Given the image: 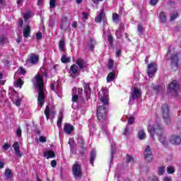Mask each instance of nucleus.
<instances>
[{
  "instance_id": "1",
  "label": "nucleus",
  "mask_w": 181,
  "mask_h": 181,
  "mask_svg": "<svg viewBox=\"0 0 181 181\" xmlns=\"http://www.w3.org/2000/svg\"><path fill=\"white\" fill-rule=\"evenodd\" d=\"M148 131L153 141H155V135L159 136V141L164 146H168V141L166 137L163 136V127L159 123H154L153 126L148 127Z\"/></svg>"
},
{
  "instance_id": "2",
  "label": "nucleus",
  "mask_w": 181,
  "mask_h": 181,
  "mask_svg": "<svg viewBox=\"0 0 181 181\" xmlns=\"http://www.w3.org/2000/svg\"><path fill=\"white\" fill-rule=\"evenodd\" d=\"M37 87H38V96H37V103L42 108L45 104V82L43 81V77L42 76L37 74L34 77Z\"/></svg>"
},
{
  "instance_id": "3",
  "label": "nucleus",
  "mask_w": 181,
  "mask_h": 181,
  "mask_svg": "<svg viewBox=\"0 0 181 181\" xmlns=\"http://www.w3.org/2000/svg\"><path fill=\"white\" fill-rule=\"evenodd\" d=\"M166 56H170L171 68L174 71L176 70L179 67V53H172V49H170V47H169Z\"/></svg>"
},
{
  "instance_id": "4",
  "label": "nucleus",
  "mask_w": 181,
  "mask_h": 181,
  "mask_svg": "<svg viewBox=\"0 0 181 181\" xmlns=\"http://www.w3.org/2000/svg\"><path fill=\"white\" fill-rule=\"evenodd\" d=\"M161 114L165 124L170 125L172 124V118H170V109L168 105L164 104L161 106Z\"/></svg>"
},
{
  "instance_id": "5",
  "label": "nucleus",
  "mask_w": 181,
  "mask_h": 181,
  "mask_svg": "<svg viewBox=\"0 0 181 181\" xmlns=\"http://www.w3.org/2000/svg\"><path fill=\"white\" fill-rule=\"evenodd\" d=\"M96 111V117L98 121L105 122V121L108 119V116L107 115V107L105 105L98 107Z\"/></svg>"
},
{
  "instance_id": "6",
  "label": "nucleus",
  "mask_w": 181,
  "mask_h": 181,
  "mask_svg": "<svg viewBox=\"0 0 181 181\" xmlns=\"http://www.w3.org/2000/svg\"><path fill=\"white\" fill-rule=\"evenodd\" d=\"M72 175H74V177H76V179H81L83 177L81 165L77 162L72 166Z\"/></svg>"
},
{
  "instance_id": "7",
  "label": "nucleus",
  "mask_w": 181,
  "mask_h": 181,
  "mask_svg": "<svg viewBox=\"0 0 181 181\" xmlns=\"http://www.w3.org/2000/svg\"><path fill=\"white\" fill-rule=\"evenodd\" d=\"M144 158L146 163H149L153 160V154L152 153V148L149 145L146 146L144 151Z\"/></svg>"
},
{
  "instance_id": "8",
  "label": "nucleus",
  "mask_w": 181,
  "mask_h": 181,
  "mask_svg": "<svg viewBox=\"0 0 181 181\" xmlns=\"http://www.w3.org/2000/svg\"><path fill=\"white\" fill-rule=\"evenodd\" d=\"M170 93H174L175 96L177 95V90H179V82L177 80H173L168 85Z\"/></svg>"
},
{
  "instance_id": "9",
  "label": "nucleus",
  "mask_w": 181,
  "mask_h": 181,
  "mask_svg": "<svg viewBox=\"0 0 181 181\" xmlns=\"http://www.w3.org/2000/svg\"><path fill=\"white\" fill-rule=\"evenodd\" d=\"M158 71V65L155 63H151L148 65L147 74L148 77H153V74Z\"/></svg>"
},
{
  "instance_id": "10",
  "label": "nucleus",
  "mask_w": 181,
  "mask_h": 181,
  "mask_svg": "<svg viewBox=\"0 0 181 181\" xmlns=\"http://www.w3.org/2000/svg\"><path fill=\"white\" fill-rule=\"evenodd\" d=\"M25 62L26 64H37L39 62V57L36 54H30Z\"/></svg>"
},
{
  "instance_id": "11",
  "label": "nucleus",
  "mask_w": 181,
  "mask_h": 181,
  "mask_svg": "<svg viewBox=\"0 0 181 181\" xmlns=\"http://www.w3.org/2000/svg\"><path fill=\"white\" fill-rule=\"evenodd\" d=\"M100 103H103L105 107H110V95L108 93H104L100 97Z\"/></svg>"
},
{
  "instance_id": "12",
  "label": "nucleus",
  "mask_w": 181,
  "mask_h": 181,
  "mask_svg": "<svg viewBox=\"0 0 181 181\" xmlns=\"http://www.w3.org/2000/svg\"><path fill=\"white\" fill-rule=\"evenodd\" d=\"M13 148H14L15 153L16 156H18V158H22V152H21V146H19V143L14 142L13 144Z\"/></svg>"
},
{
  "instance_id": "13",
  "label": "nucleus",
  "mask_w": 181,
  "mask_h": 181,
  "mask_svg": "<svg viewBox=\"0 0 181 181\" xmlns=\"http://www.w3.org/2000/svg\"><path fill=\"white\" fill-rule=\"evenodd\" d=\"M72 131H74V127L69 123H65L64 126V132H65V134H67V135H70Z\"/></svg>"
},
{
  "instance_id": "14",
  "label": "nucleus",
  "mask_w": 181,
  "mask_h": 181,
  "mask_svg": "<svg viewBox=\"0 0 181 181\" xmlns=\"http://www.w3.org/2000/svg\"><path fill=\"white\" fill-rule=\"evenodd\" d=\"M76 64H77V66H78V67H79V69H81V70H84V69H86L87 67V64H86V62L84 61V59H83L81 58H78L76 61Z\"/></svg>"
},
{
  "instance_id": "15",
  "label": "nucleus",
  "mask_w": 181,
  "mask_h": 181,
  "mask_svg": "<svg viewBox=\"0 0 181 181\" xmlns=\"http://www.w3.org/2000/svg\"><path fill=\"white\" fill-rule=\"evenodd\" d=\"M130 95L134 96V98H139L142 97V90L136 87H134L133 93H132Z\"/></svg>"
},
{
  "instance_id": "16",
  "label": "nucleus",
  "mask_w": 181,
  "mask_h": 181,
  "mask_svg": "<svg viewBox=\"0 0 181 181\" xmlns=\"http://www.w3.org/2000/svg\"><path fill=\"white\" fill-rule=\"evenodd\" d=\"M170 141L173 145H180L181 142V139L179 136L173 135L171 136Z\"/></svg>"
},
{
  "instance_id": "17",
  "label": "nucleus",
  "mask_w": 181,
  "mask_h": 181,
  "mask_svg": "<svg viewBox=\"0 0 181 181\" xmlns=\"http://www.w3.org/2000/svg\"><path fill=\"white\" fill-rule=\"evenodd\" d=\"M69 71L73 74H71V77L73 78H76V74L78 73V66H77L76 64H72L69 68Z\"/></svg>"
},
{
  "instance_id": "18",
  "label": "nucleus",
  "mask_w": 181,
  "mask_h": 181,
  "mask_svg": "<svg viewBox=\"0 0 181 181\" xmlns=\"http://www.w3.org/2000/svg\"><path fill=\"white\" fill-rule=\"evenodd\" d=\"M104 18H105V13H104V10H101L100 13L95 18V22L96 23H101Z\"/></svg>"
},
{
  "instance_id": "19",
  "label": "nucleus",
  "mask_w": 181,
  "mask_h": 181,
  "mask_svg": "<svg viewBox=\"0 0 181 181\" xmlns=\"http://www.w3.org/2000/svg\"><path fill=\"white\" fill-rule=\"evenodd\" d=\"M97 157V151L95 150L92 149L90 153V164L91 166H94V160H95V158Z\"/></svg>"
},
{
  "instance_id": "20",
  "label": "nucleus",
  "mask_w": 181,
  "mask_h": 181,
  "mask_svg": "<svg viewBox=\"0 0 181 181\" xmlns=\"http://www.w3.org/2000/svg\"><path fill=\"white\" fill-rule=\"evenodd\" d=\"M44 156L45 158H47V159H52L56 158V153L53 150H49L44 153Z\"/></svg>"
},
{
  "instance_id": "21",
  "label": "nucleus",
  "mask_w": 181,
  "mask_h": 181,
  "mask_svg": "<svg viewBox=\"0 0 181 181\" xmlns=\"http://www.w3.org/2000/svg\"><path fill=\"white\" fill-rule=\"evenodd\" d=\"M83 87L86 95H88L91 93V88L90 87V83L83 82Z\"/></svg>"
},
{
  "instance_id": "22",
  "label": "nucleus",
  "mask_w": 181,
  "mask_h": 181,
  "mask_svg": "<svg viewBox=\"0 0 181 181\" xmlns=\"http://www.w3.org/2000/svg\"><path fill=\"white\" fill-rule=\"evenodd\" d=\"M31 32H32V28H30V25H27L23 33V37H25V39H28V37H29V36L30 35Z\"/></svg>"
},
{
  "instance_id": "23",
  "label": "nucleus",
  "mask_w": 181,
  "mask_h": 181,
  "mask_svg": "<svg viewBox=\"0 0 181 181\" xmlns=\"http://www.w3.org/2000/svg\"><path fill=\"white\" fill-rule=\"evenodd\" d=\"M107 83H111L115 80V71L110 72L106 78Z\"/></svg>"
},
{
  "instance_id": "24",
  "label": "nucleus",
  "mask_w": 181,
  "mask_h": 181,
  "mask_svg": "<svg viewBox=\"0 0 181 181\" xmlns=\"http://www.w3.org/2000/svg\"><path fill=\"white\" fill-rule=\"evenodd\" d=\"M96 45H97V41L93 38H90L89 50H90V52H94V47Z\"/></svg>"
},
{
  "instance_id": "25",
  "label": "nucleus",
  "mask_w": 181,
  "mask_h": 181,
  "mask_svg": "<svg viewBox=\"0 0 181 181\" xmlns=\"http://www.w3.org/2000/svg\"><path fill=\"white\" fill-rule=\"evenodd\" d=\"M59 115V117L57 119V125L58 128H62V123L63 122V112L60 111Z\"/></svg>"
},
{
  "instance_id": "26",
  "label": "nucleus",
  "mask_w": 181,
  "mask_h": 181,
  "mask_svg": "<svg viewBox=\"0 0 181 181\" xmlns=\"http://www.w3.org/2000/svg\"><path fill=\"white\" fill-rule=\"evenodd\" d=\"M4 175L6 179H12L13 177V173H12V170L9 168L5 170Z\"/></svg>"
},
{
  "instance_id": "27",
  "label": "nucleus",
  "mask_w": 181,
  "mask_h": 181,
  "mask_svg": "<svg viewBox=\"0 0 181 181\" xmlns=\"http://www.w3.org/2000/svg\"><path fill=\"white\" fill-rule=\"evenodd\" d=\"M138 138L141 141H142V140L145 139V138H146V134L145 133V131H144V129H141L139 131Z\"/></svg>"
},
{
  "instance_id": "28",
  "label": "nucleus",
  "mask_w": 181,
  "mask_h": 181,
  "mask_svg": "<svg viewBox=\"0 0 181 181\" xmlns=\"http://www.w3.org/2000/svg\"><path fill=\"white\" fill-rule=\"evenodd\" d=\"M159 21L160 23H166V15H165L164 12H160L159 14Z\"/></svg>"
},
{
  "instance_id": "29",
  "label": "nucleus",
  "mask_w": 181,
  "mask_h": 181,
  "mask_svg": "<svg viewBox=\"0 0 181 181\" xmlns=\"http://www.w3.org/2000/svg\"><path fill=\"white\" fill-rule=\"evenodd\" d=\"M144 26H142L141 24H139L137 25V33H138V35H139V36H142V35H144Z\"/></svg>"
},
{
  "instance_id": "30",
  "label": "nucleus",
  "mask_w": 181,
  "mask_h": 181,
  "mask_svg": "<svg viewBox=\"0 0 181 181\" xmlns=\"http://www.w3.org/2000/svg\"><path fill=\"white\" fill-rule=\"evenodd\" d=\"M64 46H66V42H64V40H61L59 42V49L61 50V52H64Z\"/></svg>"
},
{
  "instance_id": "31",
  "label": "nucleus",
  "mask_w": 181,
  "mask_h": 181,
  "mask_svg": "<svg viewBox=\"0 0 181 181\" xmlns=\"http://www.w3.org/2000/svg\"><path fill=\"white\" fill-rule=\"evenodd\" d=\"M70 57H67L66 54H63L61 57V62L64 64L70 63Z\"/></svg>"
},
{
  "instance_id": "32",
  "label": "nucleus",
  "mask_w": 181,
  "mask_h": 181,
  "mask_svg": "<svg viewBox=\"0 0 181 181\" xmlns=\"http://www.w3.org/2000/svg\"><path fill=\"white\" fill-rule=\"evenodd\" d=\"M107 67L108 70H111V69H112V67H114V59H108Z\"/></svg>"
},
{
  "instance_id": "33",
  "label": "nucleus",
  "mask_w": 181,
  "mask_h": 181,
  "mask_svg": "<svg viewBox=\"0 0 181 181\" xmlns=\"http://www.w3.org/2000/svg\"><path fill=\"white\" fill-rule=\"evenodd\" d=\"M15 87H20V88H22V86H23V81L21 79V78H18L17 81L15 83Z\"/></svg>"
},
{
  "instance_id": "34",
  "label": "nucleus",
  "mask_w": 181,
  "mask_h": 181,
  "mask_svg": "<svg viewBox=\"0 0 181 181\" xmlns=\"http://www.w3.org/2000/svg\"><path fill=\"white\" fill-rule=\"evenodd\" d=\"M107 41L109 42L110 46H114V37L112 35L110 34L107 35Z\"/></svg>"
},
{
  "instance_id": "35",
  "label": "nucleus",
  "mask_w": 181,
  "mask_h": 181,
  "mask_svg": "<svg viewBox=\"0 0 181 181\" xmlns=\"http://www.w3.org/2000/svg\"><path fill=\"white\" fill-rule=\"evenodd\" d=\"M44 112L46 117V119H49V116L50 115V107L49 106H46Z\"/></svg>"
},
{
  "instance_id": "36",
  "label": "nucleus",
  "mask_w": 181,
  "mask_h": 181,
  "mask_svg": "<svg viewBox=\"0 0 181 181\" xmlns=\"http://www.w3.org/2000/svg\"><path fill=\"white\" fill-rule=\"evenodd\" d=\"M68 18L66 16L62 17L61 21L62 23L60 25L61 29H64V23H67Z\"/></svg>"
},
{
  "instance_id": "37",
  "label": "nucleus",
  "mask_w": 181,
  "mask_h": 181,
  "mask_svg": "<svg viewBox=\"0 0 181 181\" xmlns=\"http://www.w3.org/2000/svg\"><path fill=\"white\" fill-rule=\"evenodd\" d=\"M112 21L113 22H119V15L117 13H113Z\"/></svg>"
},
{
  "instance_id": "38",
  "label": "nucleus",
  "mask_w": 181,
  "mask_h": 181,
  "mask_svg": "<svg viewBox=\"0 0 181 181\" xmlns=\"http://www.w3.org/2000/svg\"><path fill=\"white\" fill-rule=\"evenodd\" d=\"M163 173H165V167L161 166V167L158 168V175L159 176H162V175H163Z\"/></svg>"
},
{
  "instance_id": "39",
  "label": "nucleus",
  "mask_w": 181,
  "mask_h": 181,
  "mask_svg": "<svg viewBox=\"0 0 181 181\" xmlns=\"http://www.w3.org/2000/svg\"><path fill=\"white\" fill-rule=\"evenodd\" d=\"M167 172L169 175H173L175 173V168L172 166H169L167 168Z\"/></svg>"
},
{
  "instance_id": "40",
  "label": "nucleus",
  "mask_w": 181,
  "mask_h": 181,
  "mask_svg": "<svg viewBox=\"0 0 181 181\" xmlns=\"http://www.w3.org/2000/svg\"><path fill=\"white\" fill-rule=\"evenodd\" d=\"M49 8L50 9L56 8V0H49Z\"/></svg>"
},
{
  "instance_id": "41",
  "label": "nucleus",
  "mask_w": 181,
  "mask_h": 181,
  "mask_svg": "<svg viewBox=\"0 0 181 181\" xmlns=\"http://www.w3.org/2000/svg\"><path fill=\"white\" fill-rule=\"evenodd\" d=\"M135 103V98L130 95L129 100V105H134Z\"/></svg>"
},
{
  "instance_id": "42",
  "label": "nucleus",
  "mask_w": 181,
  "mask_h": 181,
  "mask_svg": "<svg viewBox=\"0 0 181 181\" xmlns=\"http://www.w3.org/2000/svg\"><path fill=\"white\" fill-rule=\"evenodd\" d=\"M179 16V14L177 13V12H175L173 13L170 18V21H175V19H177V18Z\"/></svg>"
},
{
  "instance_id": "43",
  "label": "nucleus",
  "mask_w": 181,
  "mask_h": 181,
  "mask_svg": "<svg viewBox=\"0 0 181 181\" xmlns=\"http://www.w3.org/2000/svg\"><path fill=\"white\" fill-rule=\"evenodd\" d=\"M148 181H159V177L152 175L148 178Z\"/></svg>"
},
{
  "instance_id": "44",
  "label": "nucleus",
  "mask_w": 181,
  "mask_h": 181,
  "mask_svg": "<svg viewBox=\"0 0 181 181\" xmlns=\"http://www.w3.org/2000/svg\"><path fill=\"white\" fill-rule=\"evenodd\" d=\"M134 122H135V117L134 116L129 117V119H128L129 125H132V124H134Z\"/></svg>"
},
{
  "instance_id": "45",
  "label": "nucleus",
  "mask_w": 181,
  "mask_h": 181,
  "mask_svg": "<svg viewBox=\"0 0 181 181\" xmlns=\"http://www.w3.org/2000/svg\"><path fill=\"white\" fill-rule=\"evenodd\" d=\"M78 100V95L72 94V103H77Z\"/></svg>"
},
{
  "instance_id": "46",
  "label": "nucleus",
  "mask_w": 181,
  "mask_h": 181,
  "mask_svg": "<svg viewBox=\"0 0 181 181\" xmlns=\"http://www.w3.org/2000/svg\"><path fill=\"white\" fill-rule=\"evenodd\" d=\"M126 159H127V162L128 163H129V162H132L134 160V158L129 154H127Z\"/></svg>"
},
{
  "instance_id": "47",
  "label": "nucleus",
  "mask_w": 181,
  "mask_h": 181,
  "mask_svg": "<svg viewBox=\"0 0 181 181\" xmlns=\"http://www.w3.org/2000/svg\"><path fill=\"white\" fill-rule=\"evenodd\" d=\"M16 134L18 138H21V136H22V129H21V127H18L17 128Z\"/></svg>"
},
{
  "instance_id": "48",
  "label": "nucleus",
  "mask_w": 181,
  "mask_h": 181,
  "mask_svg": "<svg viewBox=\"0 0 181 181\" xmlns=\"http://www.w3.org/2000/svg\"><path fill=\"white\" fill-rule=\"evenodd\" d=\"M19 70V73L21 76H25V74H26V69H23V67L20 66Z\"/></svg>"
},
{
  "instance_id": "49",
  "label": "nucleus",
  "mask_w": 181,
  "mask_h": 181,
  "mask_svg": "<svg viewBox=\"0 0 181 181\" xmlns=\"http://www.w3.org/2000/svg\"><path fill=\"white\" fill-rule=\"evenodd\" d=\"M5 40H6V36L3 34L0 36V43H5Z\"/></svg>"
},
{
  "instance_id": "50",
  "label": "nucleus",
  "mask_w": 181,
  "mask_h": 181,
  "mask_svg": "<svg viewBox=\"0 0 181 181\" xmlns=\"http://www.w3.org/2000/svg\"><path fill=\"white\" fill-rule=\"evenodd\" d=\"M23 18H24L25 21H28V19L30 18V13H24Z\"/></svg>"
},
{
  "instance_id": "51",
  "label": "nucleus",
  "mask_w": 181,
  "mask_h": 181,
  "mask_svg": "<svg viewBox=\"0 0 181 181\" xmlns=\"http://www.w3.org/2000/svg\"><path fill=\"white\" fill-rule=\"evenodd\" d=\"M18 25L19 28H23V20L22 18H20L18 22Z\"/></svg>"
},
{
  "instance_id": "52",
  "label": "nucleus",
  "mask_w": 181,
  "mask_h": 181,
  "mask_svg": "<svg viewBox=\"0 0 181 181\" xmlns=\"http://www.w3.org/2000/svg\"><path fill=\"white\" fill-rule=\"evenodd\" d=\"M122 54V51L121 49H117L115 52V56L116 57H119Z\"/></svg>"
},
{
  "instance_id": "53",
  "label": "nucleus",
  "mask_w": 181,
  "mask_h": 181,
  "mask_svg": "<svg viewBox=\"0 0 181 181\" xmlns=\"http://www.w3.org/2000/svg\"><path fill=\"white\" fill-rule=\"evenodd\" d=\"M39 139H40V142H42V144H45V142H46V141H47L46 137H45L43 136H40Z\"/></svg>"
},
{
  "instance_id": "54",
  "label": "nucleus",
  "mask_w": 181,
  "mask_h": 181,
  "mask_svg": "<svg viewBox=\"0 0 181 181\" xmlns=\"http://www.w3.org/2000/svg\"><path fill=\"white\" fill-rule=\"evenodd\" d=\"M158 2H159V0H151L150 4H151L152 6H156V4H158Z\"/></svg>"
},
{
  "instance_id": "55",
  "label": "nucleus",
  "mask_w": 181,
  "mask_h": 181,
  "mask_svg": "<svg viewBox=\"0 0 181 181\" xmlns=\"http://www.w3.org/2000/svg\"><path fill=\"white\" fill-rule=\"evenodd\" d=\"M82 16L85 21H87L88 19V13L83 12L82 13Z\"/></svg>"
},
{
  "instance_id": "56",
  "label": "nucleus",
  "mask_w": 181,
  "mask_h": 181,
  "mask_svg": "<svg viewBox=\"0 0 181 181\" xmlns=\"http://www.w3.org/2000/svg\"><path fill=\"white\" fill-rule=\"evenodd\" d=\"M57 165V161H56L55 160H52L51 161V166L52 168H56Z\"/></svg>"
},
{
  "instance_id": "57",
  "label": "nucleus",
  "mask_w": 181,
  "mask_h": 181,
  "mask_svg": "<svg viewBox=\"0 0 181 181\" xmlns=\"http://www.w3.org/2000/svg\"><path fill=\"white\" fill-rule=\"evenodd\" d=\"M9 148H10V146L8 143L4 144V145L3 146V149H4V151H8Z\"/></svg>"
},
{
  "instance_id": "58",
  "label": "nucleus",
  "mask_w": 181,
  "mask_h": 181,
  "mask_svg": "<svg viewBox=\"0 0 181 181\" xmlns=\"http://www.w3.org/2000/svg\"><path fill=\"white\" fill-rule=\"evenodd\" d=\"M37 40H40L42 39V33H38L36 34Z\"/></svg>"
},
{
  "instance_id": "59",
  "label": "nucleus",
  "mask_w": 181,
  "mask_h": 181,
  "mask_svg": "<svg viewBox=\"0 0 181 181\" xmlns=\"http://www.w3.org/2000/svg\"><path fill=\"white\" fill-rule=\"evenodd\" d=\"M15 105H16L17 107L21 106V99H20V98H18V99L15 101Z\"/></svg>"
},
{
  "instance_id": "60",
  "label": "nucleus",
  "mask_w": 181,
  "mask_h": 181,
  "mask_svg": "<svg viewBox=\"0 0 181 181\" xmlns=\"http://www.w3.org/2000/svg\"><path fill=\"white\" fill-rule=\"evenodd\" d=\"M129 130L128 129V127H126L124 130V135H129Z\"/></svg>"
},
{
  "instance_id": "61",
  "label": "nucleus",
  "mask_w": 181,
  "mask_h": 181,
  "mask_svg": "<svg viewBox=\"0 0 181 181\" xmlns=\"http://www.w3.org/2000/svg\"><path fill=\"white\" fill-rule=\"evenodd\" d=\"M153 90H155L156 91H159L160 86L158 85H156L155 86L153 87Z\"/></svg>"
},
{
  "instance_id": "62",
  "label": "nucleus",
  "mask_w": 181,
  "mask_h": 181,
  "mask_svg": "<svg viewBox=\"0 0 181 181\" xmlns=\"http://www.w3.org/2000/svg\"><path fill=\"white\" fill-rule=\"evenodd\" d=\"M86 150L81 149L79 152L81 156H84Z\"/></svg>"
},
{
  "instance_id": "63",
  "label": "nucleus",
  "mask_w": 181,
  "mask_h": 181,
  "mask_svg": "<svg viewBox=\"0 0 181 181\" xmlns=\"http://www.w3.org/2000/svg\"><path fill=\"white\" fill-rule=\"evenodd\" d=\"M43 4V0H37V5H38V6H40V5Z\"/></svg>"
},
{
  "instance_id": "64",
  "label": "nucleus",
  "mask_w": 181,
  "mask_h": 181,
  "mask_svg": "<svg viewBox=\"0 0 181 181\" xmlns=\"http://www.w3.org/2000/svg\"><path fill=\"white\" fill-rule=\"evenodd\" d=\"M56 86V85L54 83H51L50 84V88L51 90H52V91H54V87Z\"/></svg>"
}]
</instances>
